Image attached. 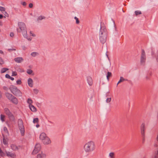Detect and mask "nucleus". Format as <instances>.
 Segmentation results:
<instances>
[{
  "label": "nucleus",
  "instance_id": "f257e3e1",
  "mask_svg": "<svg viewBox=\"0 0 158 158\" xmlns=\"http://www.w3.org/2000/svg\"><path fill=\"white\" fill-rule=\"evenodd\" d=\"M107 31L104 24H101V28L99 32V40L101 42L104 44L106 41Z\"/></svg>",
  "mask_w": 158,
  "mask_h": 158
},
{
  "label": "nucleus",
  "instance_id": "f03ea898",
  "mask_svg": "<svg viewBox=\"0 0 158 158\" xmlns=\"http://www.w3.org/2000/svg\"><path fill=\"white\" fill-rule=\"evenodd\" d=\"M18 25L20 30L18 28L17 29V32H21L24 37L27 39L28 41H31V38L28 37L27 34V29L25 24L23 22H19Z\"/></svg>",
  "mask_w": 158,
  "mask_h": 158
},
{
  "label": "nucleus",
  "instance_id": "7ed1b4c3",
  "mask_svg": "<svg viewBox=\"0 0 158 158\" xmlns=\"http://www.w3.org/2000/svg\"><path fill=\"white\" fill-rule=\"evenodd\" d=\"M95 148L94 143L92 141H90L86 143L84 146L85 151L86 152L89 153L94 151Z\"/></svg>",
  "mask_w": 158,
  "mask_h": 158
},
{
  "label": "nucleus",
  "instance_id": "20e7f679",
  "mask_svg": "<svg viewBox=\"0 0 158 158\" xmlns=\"http://www.w3.org/2000/svg\"><path fill=\"white\" fill-rule=\"evenodd\" d=\"M11 92L15 96L20 97L22 96V93L17 88L14 86H12L10 88Z\"/></svg>",
  "mask_w": 158,
  "mask_h": 158
},
{
  "label": "nucleus",
  "instance_id": "39448f33",
  "mask_svg": "<svg viewBox=\"0 0 158 158\" xmlns=\"http://www.w3.org/2000/svg\"><path fill=\"white\" fill-rule=\"evenodd\" d=\"M18 124L21 135L22 136H23L24 135L25 128L23 126V121L20 118L18 120Z\"/></svg>",
  "mask_w": 158,
  "mask_h": 158
},
{
  "label": "nucleus",
  "instance_id": "423d86ee",
  "mask_svg": "<svg viewBox=\"0 0 158 158\" xmlns=\"http://www.w3.org/2000/svg\"><path fill=\"white\" fill-rule=\"evenodd\" d=\"M4 111L5 114L8 116L10 120L13 122L15 121V118L14 115L8 108H4Z\"/></svg>",
  "mask_w": 158,
  "mask_h": 158
},
{
  "label": "nucleus",
  "instance_id": "0eeeda50",
  "mask_svg": "<svg viewBox=\"0 0 158 158\" xmlns=\"http://www.w3.org/2000/svg\"><path fill=\"white\" fill-rule=\"evenodd\" d=\"M146 57L145 53L144 50H142V53L140 58V63L142 65H143L145 62Z\"/></svg>",
  "mask_w": 158,
  "mask_h": 158
},
{
  "label": "nucleus",
  "instance_id": "6e6552de",
  "mask_svg": "<svg viewBox=\"0 0 158 158\" xmlns=\"http://www.w3.org/2000/svg\"><path fill=\"white\" fill-rule=\"evenodd\" d=\"M41 149V145L40 144H36L35 146L34 149L32 152V154L33 155L37 153Z\"/></svg>",
  "mask_w": 158,
  "mask_h": 158
},
{
  "label": "nucleus",
  "instance_id": "1a4fd4ad",
  "mask_svg": "<svg viewBox=\"0 0 158 158\" xmlns=\"http://www.w3.org/2000/svg\"><path fill=\"white\" fill-rule=\"evenodd\" d=\"M141 132L142 135H144L145 134V132L146 130V127L144 123H142L140 127Z\"/></svg>",
  "mask_w": 158,
  "mask_h": 158
},
{
  "label": "nucleus",
  "instance_id": "9d476101",
  "mask_svg": "<svg viewBox=\"0 0 158 158\" xmlns=\"http://www.w3.org/2000/svg\"><path fill=\"white\" fill-rule=\"evenodd\" d=\"M5 152L6 156L8 157L12 158H15L16 157V156L15 154V153H13L6 151H5Z\"/></svg>",
  "mask_w": 158,
  "mask_h": 158
},
{
  "label": "nucleus",
  "instance_id": "9b49d317",
  "mask_svg": "<svg viewBox=\"0 0 158 158\" xmlns=\"http://www.w3.org/2000/svg\"><path fill=\"white\" fill-rule=\"evenodd\" d=\"M10 101L12 102V103L15 104L17 105L18 103V100L14 96L11 99Z\"/></svg>",
  "mask_w": 158,
  "mask_h": 158
},
{
  "label": "nucleus",
  "instance_id": "f8f14e48",
  "mask_svg": "<svg viewBox=\"0 0 158 158\" xmlns=\"http://www.w3.org/2000/svg\"><path fill=\"white\" fill-rule=\"evenodd\" d=\"M43 143L45 144H48L51 143V140L49 138L46 137V138L42 141Z\"/></svg>",
  "mask_w": 158,
  "mask_h": 158
},
{
  "label": "nucleus",
  "instance_id": "ddd939ff",
  "mask_svg": "<svg viewBox=\"0 0 158 158\" xmlns=\"http://www.w3.org/2000/svg\"><path fill=\"white\" fill-rule=\"evenodd\" d=\"M14 60L17 63H20L23 61V59L22 57H18L15 58Z\"/></svg>",
  "mask_w": 158,
  "mask_h": 158
},
{
  "label": "nucleus",
  "instance_id": "4468645a",
  "mask_svg": "<svg viewBox=\"0 0 158 158\" xmlns=\"http://www.w3.org/2000/svg\"><path fill=\"white\" fill-rule=\"evenodd\" d=\"M46 137H48L46 136V134L44 133H42L40 135V139L43 141L44 139Z\"/></svg>",
  "mask_w": 158,
  "mask_h": 158
},
{
  "label": "nucleus",
  "instance_id": "2eb2a0df",
  "mask_svg": "<svg viewBox=\"0 0 158 158\" xmlns=\"http://www.w3.org/2000/svg\"><path fill=\"white\" fill-rule=\"evenodd\" d=\"M87 82L89 85H92L93 84V82L92 78L91 77H87Z\"/></svg>",
  "mask_w": 158,
  "mask_h": 158
},
{
  "label": "nucleus",
  "instance_id": "dca6fc26",
  "mask_svg": "<svg viewBox=\"0 0 158 158\" xmlns=\"http://www.w3.org/2000/svg\"><path fill=\"white\" fill-rule=\"evenodd\" d=\"M27 83L29 86L32 87L33 86V80L31 78H29L27 80Z\"/></svg>",
  "mask_w": 158,
  "mask_h": 158
},
{
  "label": "nucleus",
  "instance_id": "f3484780",
  "mask_svg": "<svg viewBox=\"0 0 158 158\" xmlns=\"http://www.w3.org/2000/svg\"><path fill=\"white\" fill-rule=\"evenodd\" d=\"M46 155L45 154L43 153L39 154L37 155V158H45Z\"/></svg>",
  "mask_w": 158,
  "mask_h": 158
},
{
  "label": "nucleus",
  "instance_id": "a211bd4d",
  "mask_svg": "<svg viewBox=\"0 0 158 158\" xmlns=\"http://www.w3.org/2000/svg\"><path fill=\"white\" fill-rule=\"evenodd\" d=\"M5 95L6 97L10 100L14 96L12 94L8 93H6L5 94Z\"/></svg>",
  "mask_w": 158,
  "mask_h": 158
},
{
  "label": "nucleus",
  "instance_id": "6ab92c4d",
  "mask_svg": "<svg viewBox=\"0 0 158 158\" xmlns=\"http://www.w3.org/2000/svg\"><path fill=\"white\" fill-rule=\"evenodd\" d=\"M11 148L14 151L17 150L19 148L15 144H12L11 145Z\"/></svg>",
  "mask_w": 158,
  "mask_h": 158
},
{
  "label": "nucleus",
  "instance_id": "aec40b11",
  "mask_svg": "<svg viewBox=\"0 0 158 158\" xmlns=\"http://www.w3.org/2000/svg\"><path fill=\"white\" fill-rule=\"evenodd\" d=\"M30 110L32 112H36V108L33 105H30L29 106Z\"/></svg>",
  "mask_w": 158,
  "mask_h": 158
},
{
  "label": "nucleus",
  "instance_id": "412c9836",
  "mask_svg": "<svg viewBox=\"0 0 158 158\" xmlns=\"http://www.w3.org/2000/svg\"><path fill=\"white\" fill-rule=\"evenodd\" d=\"M125 80H125L124 78L122 77H120V79L119 80V81H118V83H117V86L118 85V84H119V83H120L121 82Z\"/></svg>",
  "mask_w": 158,
  "mask_h": 158
},
{
  "label": "nucleus",
  "instance_id": "4be33fe9",
  "mask_svg": "<svg viewBox=\"0 0 158 158\" xmlns=\"http://www.w3.org/2000/svg\"><path fill=\"white\" fill-rule=\"evenodd\" d=\"M152 158H158V149L157 151L155 152Z\"/></svg>",
  "mask_w": 158,
  "mask_h": 158
},
{
  "label": "nucleus",
  "instance_id": "5701e85b",
  "mask_svg": "<svg viewBox=\"0 0 158 158\" xmlns=\"http://www.w3.org/2000/svg\"><path fill=\"white\" fill-rule=\"evenodd\" d=\"M39 54V53L37 52H33L31 53V55L33 57H35L36 56L38 55Z\"/></svg>",
  "mask_w": 158,
  "mask_h": 158
},
{
  "label": "nucleus",
  "instance_id": "b1692460",
  "mask_svg": "<svg viewBox=\"0 0 158 158\" xmlns=\"http://www.w3.org/2000/svg\"><path fill=\"white\" fill-rule=\"evenodd\" d=\"M27 102L29 104V106L30 105H32V104L33 103L32 100L30 98H28L27 101Z\"/></svg>",
  "mask_w": 158,
  "mask_h": 158
},
{
  "label": "nucleus",
  "instance_id": "393cba45",
  "mask_svg": "<svg viewBox=\"0 0 158 158\" xmlns=\"http://www.w3.org/2000/svg\"><path fill=\"white\" fill-rule=\"evenodd\" d=\"M8 68H3L1 70V73H3L5 72L6 71L8 70Z\"/></svg>",
  "mask_w": 158,
  "mask_h": 158
},
{
  "label": "nucleus",
  "instance_id": "a878e982",
  "mask_svg": "<svg viewBox=\"0 0 158 158\" xmlns=\"http://www.w3.org/2000/svg\"><path fill=\"white\" fill-rule=\"evenodd\" d=\"M112 74L111 72H107V75L106 76L107 79L108 80H109V77L111 76Z\"/></svg>",
  "mask_w": 158,
  "mask_h": 158
},
{
  "label": "nucleus",
  "instance_id": "bb28decb",
  "mask_svg": "<svg viewBox=\"0 0 158 158\" xmlns=\"http://www.w3.org/2000/svg\"><path fill=\"white\" fill-rule=\"evenodd\" d=\"M5 116L3 114H1L0 115V119L2 122H3L5 121Z\"/></svg>",
  "mask_w": 158,
  "mask_h": 158
},
{
  "label": "nucleus",
  "instance_id": "cd10ccee",
  "mask_svg": "<svg viewBox=\"0 0 158 158\" xmlns=\"http://www.w3.org/2000/svg\"><path fill=\"white\" fill-rule=\"evenodd\" d=\"M110 158H115L114 153V152H110L109 154Z\"/></svg>",
  "mask_w": 158,
  "mask_h": 158
},
{
  "label": "nucleus",
  "instance_id": "c85d7f7f",
  "mask_svg": "<svg viewBox=\"0 0 158 158\" xmlns=\"http://www.w3.org/2000/svg\"><path fill=\"white\" fill-rule=\"evenodd\" d=\"M135 13L136 16L139 15H141L142 14L141 11L139 10H136L135 11Z\"/></svg>",
  "mask_w": 158,
  "mask_h": 158
},
{
  "label": "nucleus",
  "instance_id": "c756f323",
  "mask_svg": "<svg viewBox=\"0 0 158 158\" xmlns=\"http://www.w3.org/2000/svg\"><path fill=\"white\" fill-rule=\"evenodd\" d=\"M39 122V119L38 118H35L34 119L33 123H38Z\"/></svg>",
  "mask_w": 158,
  "mask_h": 158
},
{
  "label": "nucleus",
  "instance_id": "7c9ffc66",
  "mask_svg": "<svg viewBox=\"0 0 158 158\" xmlns=\"http://www.w3.org/2000/svg\"><path fill=\"white\" fill-rule=\"evenodd\" d=\"M45 18V17L44 16H40L38 17L37 20H41L43 19H44Z\"/></svg>",
  "mask_w": 158,
  "mask_h": 158
},
{
  "label": "nucleus",
  "instance_id": "2f4dec72",
  "mask_svg": "<svg viewBox=\"0 0 158 158\" xmlns=\"http://www.w3.org/2000/svg\"><path fill=\"white\" fill-rule=\"evenodd\" d=\"M3 130L6 133H7L8 134H9V132L7 129V127H5L3 128Z\"/></svg>",
  "mask_w": 158,
  "mask_h": 158
},
{
  "label": "nucleus",
  "instance_id": "473e14b6",
  "mask_svg": "<svg viewBox=\"0 0 158 158\" xmlns=\"http://www.w3.org/2000/svg\"><path fill=\"white\" fill-rule=\"evenodd\" d=\"M3 142L4 144L6 145L8 143V142L7 140L5 139L4 138L3 139Z\"/></svg>",
  "mask_w": 158,
  "mask_h": 158
},
{
  "label": "nucleus",
  "instance_id": "72a5a7b5",
  "mask_svg": "<svg viewBox=\"0 0 158 158\" xmlns=\"http://www.w3.org/2000/svg\"><path fill=\"white\" fill-rule=\"evenodd\" d=\"M5 8L3 7L0 6V10L1 11H5Z\"/></svg>",
  "mask_w": 158,
  "mask_h": 158
},
{
  "label": "nucleus",
  "instance_id": "f704fd0d",
  "mask_svg": "<svg viewBox=\"0 0 158 158\" xmlns=\"http://www.w3.org/2000/svg\"><path fill=\"white\" fill-rule=\"evenodd\" d=\"M74 19L76 20V23L77 24H78L79 23V21L78 20V18H77L76 17H74Z\"/></svg>",
  "mask_w": 158,
  "mask_h": 158
},
{
  "label": "nucleus",
  "instance_id": "c9c22d12",
  "mask_svg": "<svg viewBox=\"0 0 158 158\" xmlns=\"http://www.w3.org/2000/svg\"><path fill=\"white\" fill-rule=\"evenodd\" d=\"M21 83H22V82L20 80H18L16 81V83H17V84H18V85L21 84Z\"/></svg>",
  "mask_w": 158,
  "mask_h": 158
},
{
  "label": "nucleus",
  "instance_id": "e433bc0d",
  "mask_svg": "<svg viewBox=\"0 0 158 158\" xmlns=\"http://www.w3.org/2000/svg\"><path fill=\"white\" fill-rule=\"evenodd\" d=\"M17 73L13 71L12 73V76H15L17 75Z\"/></svg>",
  "mask_w": 158,
  "mask_h": 158
},
{
  "label": "nucleus",
  "instance_id": "4c0bfd02",
  "mask_svg": "<svg viewBox=\"0 0 158 158\" xmlns=\"http://www.w3.org/2000/svg\"><path fill=\"white\" fill-rule=\"evenodd\" d=\"M27 73L29 74H31L32 73V71L31 69H29L27 70Z\"/></svg>",
  "mask_w": 158,
  "mask_h": 158
},
{
  "label": "nucleus",
  "instance_id": "58836bf2",
  "mask_svg": "<svg viewBox=\"0 0 158 158\" xmlns=\"http://www.w3.org/2000/svg\"><path fill=\"white\" fill-rule=\"evenodd\" d=\"M111 101V98H108L106 99V102L107 103H109Z\"/></svg>",
  "mask_w": 158,
  "mask_h": 158
},
{
  "label": "nucleus",
  "instance_id": "ea45409f",
  "mask_svg": "<svg viewBox=\"0 0 158 158\" xmlns=\"http://www.w3.org/2000/svg\"><path fill=\"white\" fill-rule=\"evenodd\" d=\"M15 50H16V49L15 48H9V49H8V51L9 52H10L11 51H15Z\"/></svg>",
  "mask_w": 158,
  "mask_h": 158
},
{
  "label": "nucleus",
  "instance_id": "a19ab883",
  "mask_svg": "<svg viewBox=\"0 0 158 158\" xmlns=\"http://www.w3.org/2000/svg\"><path fill=\"white\" fill-rule=\"evenodd\" d=\"M4 63V61L0 57V64H2Z\"/></svg>",
  "mask_w": 158,
  "mask_h": 158
},
{
  "label": "nucleus",
  "instance_id": "79ce46f5",
  "mask_svg": "<svg viewBox=\"0 0 158 158\" xmlns=\"http://www.w3.org/2000/svg\"><path fill=\"white\" fill-rule=\"evenodd\" d=\"M142 139H143V143H144L145 142V134H144L143 135H142Z\"/></svg>",
  "mask_w": 158,
  "mask_h": 158
},
{
  "label": "nucleus",
  "instance_id": "37998d69",
  "mask_svg": "<svg viewBox=\"0 0 158 158\" xmlns=\"http://www.w3.org/2000/svg\"><path fill=\"white\" fill-rule=\"evenodd\" d=\"M5 77L6 78L10 79V76L8 74H6L5 75Z\"/></svg>",
  "mask_w": 158,
  "mask_h": 158
},
{
  "label": "nucleus",
  "instance_id": "c03bdc74",
  "mask_svg": "<svg viewBox=\"0 0 158 158\" xmlns=\"http://www.w3.org/2000/svg\"><path fill=\"white\" fill-rule=\"evenodd\" d=\"M34 93H35V94L38 93L39 92L38 90V89H34Z\"/></svg>",
  "mask_w": 158,
  "mask_h": 158
},
{
  "label": "nucleus",
  "instance_id": "a18cd8bd",
  "mask_svg": "<svg viewBox=\"0 0 158 158\" xmlns=\"http://www.w3.org/2000/svg\"><path fill=\"white\" fill-rule=\"evenodd\" d=\"M30 35L31 36H33L34 37L35 36V34H34L32 33V32L31 31L30 32Z\"/></svg>",
  "mask_w": 158,
  "mask_h": 158
},
{
  "label": "nucleus",
  "instance_id": "49530a36",
  "mask_svg": "<svg viewBox=\"0 0 158 158\" xmlns=\"http://www.w3.org/2000/svg\"><path fill=\"white\" fill-rule=\"evenodd\" d=\"M22 4L23 6H26L27 5V3L25 2H22Z\"/></svg>",
  "mask_w": 158,
  "mask_h": 158
},
{
  "label": "nucleus",
  "instance_id": "de8ad7c7",
  "mask_svg": "<svg viewBox=\"0 0 158 158\" xmlns=\"http://www.w3.org/2000/svg\"><path fill=\"white\" fill-rule=\"evenodd\" d=\"M29 6L30 8H32L33 7V4L31 3H30Z\"/></svg>",
  "mask_w": 158,
  "mask_h": 158
},
{
  "label": "nucleus",
  "instance_id": "09e8293b",
  "mask_svg": "<svg viewBox=\"0 0 158 158\" xmlns=\"http://www.w3.org/2000/svg\"><path fill=\"white\" fill-rule=\"evenodd\" d=\"M10 36L11 37H13L14 36V34L13 32H11L10 34Z\"/></svg>",
  "mask_w": 158,
  "mask_h": 158
},
{
  "label": "nucleus",
  "instance_id": "8fccbe9b",
  "mask_svg": "<svg viewBox=\"0 0 158 158\" xmlns=\"http://www.w3.org/2000/svg\"><path fill=\"white\" fill-rule=\"evenodd\" d=\"M5 15H6V16L7 17H8L9 16L8 14L6 12H5Z\"/></svg>",
  "mask_w": 158,
  "mask_h": 158
},
{
  "label": "nucleus",
  "instance_id": "3c124183",
  "mask_svg": "<svg viewBox=\"0 0 158 158\" xmlns=\"http://www.w3.org/2000/svg\"><path fill=\"white\" fill-rule=\"evenodd\" d=\"M10 80H11L12 81H13L14 80V78H13V77H10Z\"/></svg>",
  "mask_w": 158,
  "mask_h": 158
},
{
  "label": "nucleus",
  "instance_id": "603ef678",
  "mask_svg": "<svg viewBox=\"0 0 158 158\" xmlns=\"http://www.w3.org/2000/svg\"><path fill=\"white\" fill-rule=\"evenodd\" d=\"M3 16L2 15H0V19H2L3 18Z\"/></svg>",
  "mask_w": 158,
  "mask_h": 158
},
{
  "label": "nucleus",
  "instance_id": "864d4df0",
  "mask_svg": "<svg viewBox=\"0 0 158 158\" xmlns=\"http://www.w3.org/2000/svg\"><path fill=\"white\" fill-rule=\"evenodd\" d=\"M2 21H0V26H2Z\"/></svg>",
  "mask_w": 158,
  "mask_h": 158
},
{
  "label": "nucleus",
  "instance_id": "5fc2aeb1",
  "mask_svg": "<svg viewBox=\"0 0 158 158\" xmlns=\"http://www.w3.org/2000/svg\"><path fill=\"white\" fill-rule=\"evenodd\" d=\"M2 93L0 91V98H1L2 97Z\"/></svg>",
  "mask_w": 158,
  "mask_h": 158
},
{
  "label": "nucleus",
  "instance_id": "6e6d98bb",
  "mask_svg": "<svg viewBox=\"0 0 158 158\" xmlns=\"http://www.w3.org/2000/svg\"><path fill=\"white\" fill-rule=\"evenodd\" d=\"M0 53L2 54L3 53V52L2 50H0Z\"/></svg>",
  "mask_w": 158,
  "mask_h": 158
},
{
  "label": "nucleus",
  "instance_id": "4d7b16f0",
  "mask_svg": "<svg viewBox=\"0 0 158 158\" xmlns=\"http://www.w3.org/2000/svg\"><path fill=\"white\" fill-rule=\"evenodd\" d=\"M39 126H40V125L39 124H37L36 125V127H39Z\"/></svg>",
  "mask_w": 158,
  "mask_h": 158
},
{
  "label": "nucleus",
  "instance_id": "13d9d810",
  "mask_svg": "<svg viewBox=\"0 0 158 158\" xmlns=\"http://www.w3.org/2000/svg\"><path fill=\"white\" fill-rule=\"evenodd\" d=\"M23 49H24V50H25V46H23Z\"/></svg>",
  "mask_w": 158,
  "mask_h": 158
},
{
  "label": "nucleus",
  "instance_id": "bf43d9fd",
  "mask_svg": "<svg viewBox=\"0 0 158 158\" xmlns=\"http://www.w3.org/2000/svg\"><path fill=\"white\" fill-rule=\"evenodd\" d=\"M157 118H158V111L157 113Z\"/></svg>",
  "mask_w": 158,
  "mask_h": 158
},
{
  "label": "nucleus",
  "instance_id": "052dcab7",
  "mask_svg": "<svg viewBox=\"0 0 158 158\" xmlns=\"http://www.w3.org/2000/svg\"><path fill=\"white\" fill-rule=\"evenodd\" d=\"M146 78H147V79H148V77H146Z\"/></svg>",
  "mask_w": 158,
  "mask_h": 158
}]
</instances>
